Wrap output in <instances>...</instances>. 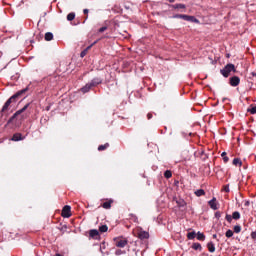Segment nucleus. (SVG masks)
Returning a JSON list of instances; mask_svg holds the SVG:
<instances>
[{
    "label": "nucleus",
    "instance_id": "f257e3e1",
    "mask_svg": "<svg viewBox=\"0 0 256 256\" xmlns=\"http://www.w3.org/2000/svg\"><path fill=\"white\" fill-rule=\"evenodd\" d=\"M25 91H27V89L21 90V91L17 92L16 94H14L12 97H10L4 104V106L2 108V113H5V111H7V109H9V105H11V103H15L17 98L20 97V95H23V93H25Z\"/></svg>",
    "mask_w": 256,
    "mask_h": 256
},
{
    "label": "nucleus",
    "instance_id": "f03ea898",
    "mask_svg": "<svg viewBox=\"0 0 256 256\" xmlns=\"http://www.w3.org/2000/svg\"><path fill=\"white\" fill-rule=\"evenodd\" d=\"M231 71L233 73H237V69H235V65L233 64H227L224 69L220 70V73L223 75V77H229L231 74Z\"/></svg>",
    "mask_w": 256,
    "mask_h": 256
},
{
    "label": "nucleus",
    "instance_id": "7ed1b4c3",
    "mask_svg": "<svg viewBox=\"0 0 256 256\" xmlns=\"http://www.w3.org/2000/svg\"><path fill=\"white\" fill-rule=\"evenodd\" d=\"M174 19H184V21H191L192 23H199V20L194 16H189L185 14H177L174 16Z\"/></svg>",
    "mask_w": 256,
    "mask_h": 256
},
{
    "label": "nucleus",
    "instance_id": "20e7f679",
    "mask_svg": "<svg viewBox=\"0 0 256 256\" xmlns=\"http://www.w3.org/2000/svg\"><path fill=\"white\" fill-rule=\"evenodd\" d=\"M99 83H101V79H94L91 83H88L83 88H81V91L83 93H89L91 87H95V85H99Z\"/></svg>",
    "mask_w": 256,
    "mask_h": 256
},
{
    "label": "nucleus",
    "instance_id": "39448f33",
    "mask_svg": "<svg viewBox=\"0 0 256 256\" xmlns=\"http://www.w3.org/2000/svg\"><path fill=\"white\" fill-rule=\"evenodd\" d=\"M28 108L29 104H26L22 109L16 111L15 114L9 119L8 123H11V121H13L15 117H19V115H21V113H24V111H27Z\"/></svg>",
    "mask_w": 256,
    "mask_h": 256
},
{
    "label": "nucleus",
    "instance_id": "423d86ee",
    "mask_svg": "<svg viewBox=\"0 0 256 256\" xmlns=\"http://www.w3.org/2000/svg\"><path fill=\"white\" fill-rule=\"evenodd\" d=\"M62 217L69 218L71 217V206L66 205L62 209Z\"/></svg>",
    "mask_w": 256,
    "mask_h": 256
},
{
    "label": "nucleus",
    "instance_id": "0eeeda50",
    "mask_svg": "<svg viewBox=\"0 0 256 256\" xmlns=\"http://www.w3.org/2000/svg\"><path fill=\"white\" fill-rule=\"evenodd\" d=\"M115 243H116V247L123 248L127 245L128 241L127 239L117 238L115 239Z\"/></svg>",
    "mask_w": 256,
    "mask_h": 256
},
{
    "label": "nucleus",
    "instance_id": "6e6552de",
    "mask_svg": "<svg viewBox=\"0 0 256 256\" xmlns=\"http://www.w3.org/2000/svg\"><path fill=\"white\" fill-rule=\"evenodd\" d=\"M241 83V79L238 76H233L230 78V85L231 87H237Z\"/></svg>",
    "mask_w": 256,
    "mask_h": 256
},
{
    "label": "nucleus",
    "instance_id": "1a4fd4ad",
    "mask_svg": "<svg viewBox=\"0 0 256 256\" xmlns=\"http://www.w3.org/2000/svg\"><path fill=\"white\" fill-rule=\"evenodd\" d=\"M209 205L214 211L219 209V207H217V198H212V200L209 201Z\"/></svg>",
    "mask_w": 256,
    "mask_h": 256
},
{
    "label": "nucleus",
    "instance_id": "9d476101",
    "mask_svg": "<svg viewBox=\"0 0 256 256\" xmlns=\"http://www.w3.org/2000/svg\"><path fill=\"white\" fill-rule=\"evenodd\" d=\"M139 239H149V232L141 230L138 233Z\"/></svg>",
    "mask_w": 256,
    "mask_h": 256
},
{
    "label": "nucleus",
    "instance_id": "9b49d317",
    "mask_svg": "<svg viewBox=\"0 0 256 256\" xmlns=\"http://www.w3.org/2000/svg\"><path fill=\"white\" fill-rule=\"evenodd\" d=\"M233 165H235L236 167H241L243 165V162H241V159L235 158L233 160Z\"/></svg>",
    "mask_w": 256,
    "mask_h": 256
},
{
    "label": "nucleus",
    "instance_id": "f8f14e48",
    "mask_svg": "<svg viewBox=\"0 0 256 256\" xmlns=\"http://www.w3.org/2000/svg\"><path fill=\"white\" fill-rule=\"evenodd\" d=\"M207 247L210 253H215V245L213 244V242H209Z\"/></svg>",
    "mask_w": 256,
    "mask_h": 256
},
{
    "label": "nucleus",
    "instance_id": "ddd939ff",
    "mask_svg": "<svg viewBox=\"0 0 256 256\" xmlns=\"http://www.w3.org/2000/svg\"><path fill=\"white\" fill-rule=\"evenodd\" d=\"M45 41H53V33L47 32L45 34Z\"/></svg>",
    "mask_w": 256,
    "mask_h": 256
},
{
    "label": "nucleus",
    "instance_id": "4468645a",
    "mask_svg": "<svg viewBox=\"0 0 256 256\" xmlns=\"http://www.w3.org/2000/svg\"><path fill=\"white\" fill-rule=\"evenodd\" d=\"M21 140H23V138L21 137V134H19V133L14 134L12 137V141H21Z\"/></svg>",
    "mask_w": 256,
    "mask_h": 256
},
{
    "label": "nucleus",
    "instance_id": "2eb2a0df",
    "mask_svg": "<svg viewBox=\"0 0 256 256\" xmlns=\"http://www.w3.org/2000/svg\"><path fill=\"white\" fill-rule=\"evenodd\" d=\"M196 197H202V195H205V190L199 189L195 191Z\"/></svg>",
    "mask_w": 256,
    "mask_h": 256
},
{
    "label": "nucleus",
    "instance_id": "dca6fc26",
    "mask_svg": "<svg viewBox=\"0 0 256 256\" xmlns=\"http://www.w3.org/2000/svg\"><path fill=\"white\" fill-rule=\"evenodd\" d=\"M108 230H109V227H107V225H102L99 227L100 233H107Z\"/></svg>",
    "mask_w": 256,
    "mask_h": 256
},
{
    "label": "nucleus",
    "instance_id": "f3484780",
    "mask_svg": "<svg viewBox=\"0 0 256 256\" xmlns=\"http://www.w3.org/2000/svg\"><path fill=\"white\" fill-rule=\"evenodd\" d=\"M90 237H98L99 236V231L98 230H90Z\"/></svg>",
    "mask_w": 256,
    "mask_h": 256
},
{
    "label": "nucleus",
    "instance_id": "a211bd4d",
    "mask_svg": "<svg viewBox=\"0 0 256 256\" xmlns=\"http://www.w3.org/2000/svg\"><path fill=\"white\" fill-rule=\"evenodd\" d=\"M197 239H198V241H205V234L198 232Z\"/></svg>",
    "mask_w": 256,
    "mask_h": 256
},
{
    "label": "nucleus",
    "instance_id": "6ab92c4d",
    "mask_svg": "<svg viewBox=\"0 0 256 256\" xmlns=\"http://www.w3.org/2000/svg\"><path fill=\"white\" fill-rule=\"evenodd\" d=\"M221 157H223L224 163L229 162V157H227V152H222Z\"/></svg>",
    "mask_w": 256,
    "mask_h": 256
},
{
    "label": "nucleus",
    "instance_id": "aec40b11",
    "mask_svg": "<svg viewBox=\"0 0 256 256\" xmlns=\"http://www.w3.org/2000/svg\"><path fill=\"white\" fill-rule=\"evenodd\" d=\"M107 147H109V143H106L104 145H100L98 147V151H105V149H107Z\"/></svg>",
    "mask_w": 256,
    "mask_h": 256
},
{
    "label": "nucleus",
    "instance_id": "412c9836",
    "mask_svg": "<svg viewBox=\"0 0 256 256\" xmlns=\"http://www.w3.org/2000/svg\"><path fill=\"white\" fill-rule=\"evenodd\" d=\"M232 219H241V214L239 212H233Z\"/></svg>",
    "mask_w": 256,
    "mask_h": 256
},
{
    "label": "nucleus",
    "instance_id": "4be33fe9",
    "mask_svg": "<svg viewBox=\"0 0 256 256\" xmlns=\"http://www.w3.org/2000/svg\"><path fill=\"white\" fill-rule=\"evenodd\" d=\"M75 19V13L71 12L67 15V20L68 21H73Z\"/></svg>",
    "mask_w": 256,
    "mask_h": 256
},
{
    "label": "nucleus",
    "instance_id": "5701e85b",
    "mask_svg": "<svg viewBox=\"0 0 256 256\" xmlns=\"http://www.w3.org/2000/svg\"><path fill=\"white\" fill-rule=\"evenodd\" d=\"M172 173H171V171H169V170H167L165 173H164V177H166V179H171V177H172Z\"/></svg>",
    "mask_w": 256,
    "mask_h": 256
},
{
    "label": "nucleus",
    "instance_id": "b1692460",
    "mask_svg": "<svg viewBox=\"0 0 256 256\" xmlns=\"http://www.w3.org/2000/svg\"><path fill=\"white\" fill-rule=\"evenodd\" d=\"M102 207H103L104 209H111V202H104L103 205H102Z\"/></svg>",
    "mask_w": 256,
    "mask_h": 256
},
{
    "label": "nucleus",
    "instance_id": "393cba45",
    "mask_svg": "<svg viewBox=\"0 0 256 256\" xmlns=\"http://www.w3.org/2000/svg\"><path fill=\"white\" fill-rule=\"evenodd\" d=\"M174 9H185V4H176L174 5Z\"/></svg>",
    "mask_w": 256,
    "mask_h": 256
},
{
    "label": "nucleus",
    "instance_id": "a878e982",
    "mask_svg": "<svg viewBox=\"0 0 256 256\" xmlns=\"http://www.w3.org/2000/svg\"><path fill=\"white\" fill-rule=\"evenodd\" d=\"M248 112L251 113L252 115H255V113H256V106L248 108Z\"/></svg>",
    "mask_w": 256,
    "mask_h": 256
},
{
    "label": "nucleus",
    "instance_id": "bb28decb",
    "mask_svg": "<svg viewBox=\"0 0 256 256\" xmlns=\"http://www.w3.org/2000/svg\"><path fill=\"white\" fill-rule=\"evenodd\" d=\"M193 249H195V251L201 249V244L199 243H194L193 246H192Z\"/></svg>",
    "mask_w": 256,
    "mask_h": 256
},
{
    "label": "nucleus",
    "instance_id": "cd10ccee",
    "mask_svg": "<svg viewBox=\"0 0 256 256\" xmlns=\"http://www.w3.org/2000/svg\"><path fill=\"white\" fill-rule=\"evenodd\" d=\"M234 233H241V226L239 225L234 226Z\"/></svg>",
    "mask_w": 256,
    "mask_h": 256
},
{
    "label": "nucleus",
    "instance_id": "c85d7f7f",
    "mask_svg": "<svg viewBox=\"0 0 256 256\" xmlns=\"http://www.w3.org/2000/svg\"><path fill=\"white\" fill-rule=\"evenodd\" d=\"M188 239H195V232H189L187 234Z\"/></svg>",
    "mask_w": 256,
    "mask_h": 256
},
{
    "label": "nucleus",
    "instance_id": "c756f323",
    "mask_svg": "<svg viewBox=\"0 0 256 256\" xmlns=\"http://www.w3.org/2000/svg\"><path fill=\"white\" fill-rule=\"evenodd\" d=\"M107 31V26H103L102 28L99 29V33H103Z\"/></svg>",
    "mask_w": 256,
    "mask_h": 256
},
{
    "label": "nucleus",
    "instance_id": "7c9ffc66",
    "mask_svg": "<svg viewBox=\"0 0 256 256\" xmlns=\"http://www.w3.org/2000/svg\"><path fill=\"white\" fill-rule=\"evenodd\" d=\"M226 220L229 221V223H231V221L233 220V216L226 215Z\"/></svg>",
    "mask_w": 256,
    "mask_h": 256
},
{
    "label": "nucleus",
    "instance_id": "2f4dec72",
    "mask_svg": "<svg viewBox=\"0 0 256 256\" xmlns=\"http://www.w3.org/2000/svg\"><path fill=\"white\" fill-rule=\"evenodd\" d=\"M233 235V232L231 230H227L226 237H231Z\"/></svg>",
    "mask_w": 256,
    "mask_h": 256
},
{
    "label": "nucleus",
    "instance_id": "473e14b6",
    "mask_svg": "<svg viewBox=\"0 0 256 256\" xmlns=\"http://www.w3.org/2000/svg\"><path fill=\"white\" fill-rule=\"evenodd\" d=\"M85 55H87V49H85L84 51L81 52L80 57H85Z\"/></svg>",
    "mask_w": 256,
    "mask_h": 256
},
{
    "label": "nucleus",
    "instance_id": "72a5a7b5",
    "mask_svg": "<svg viewBox=\"0 0 256 256\" xmlns=\"http://www.w3.org/2000/svg\"><path fill=\"white\" fill-rule=\"evenodd\" d=\"M177 203L180 205V207H184V205H185V201H183V200H180Z\"/></svg>",
    "mask_w": 256,
    "mask_h": 256
},
{
    "label": "nucleus",
    "instance_id": "f704fd0d",
    "mask_svg": "<svg viewBox=\"0 0 256 256\" xmlns=\"http://www.w3.org/2000/svg\"><path fill=\"white\" fill-rule=\"evenodd\" d=\"M224 191H225L226 193H229V186H228V185L224 187Z\"/></svg>",
    "mask_w": 256,
    "mask_h": 256
},
{
    "label": "nucleus",
    "instance_id": "c9c22d12",
    "mask_svg": "<svg viewBox=\"0 0 256 256\" xmlns=\"http://www.w3.org/2000/svg\"><path fill=\"white\" fill-rule=\"evenodd\" d=\"M244 205H245L246 207H249L250 202L246 200V201L244 202Z\"/></svg>",
    "mask_w": 256,
    "mask_h": 256
},
{
    "label": "nucleus",
    "instance_id": "e433bc0d",
    "mask_svg": "<svg viewBox=\"0 0 256 256\" xmlns=\"http://www.w3.org/2000/svg\"><path fill=\"white\" fill-rule=\"evenodd\" d=\"M121 253H122L121 250L116 251V255H121Z\"/></svg>",
    "mask_w": 256,
    "mask_h": 256
},
{
    "label": "nucleus",
    "instance_id": "4c0bfd02",
    "mask_svg": "<svg viewBox=\"0 0 256 256\" xmlns=\"http://www.w3.org/2000/svg\"><path fill=\"white\" fill-rule=\"evenodd\" d=\"M84 13H85V15H87V13H89V10L88 9H84Z\"/></svg>",
    "mask_w": 256,
    "mask_h": 256
},
{
    "label": "nucleus",
    "instance_id": "58836bf2",
    "mask_svg": "<svg viewBox=\"0 0 256 256\" xmlns=\"http://www.w3.org/2000/svg\"><path fill=\"white\" fill-rule=\"evenodd\" d=\"M255 237H256V233L253 232V233H252V238L255 239Z\"/></svg>",
    "mask_w": 256,
    "mask_h": 256
},
{
    "label": "nucleus",
    "instance_id": "ea45409f",
    "mask_svg": "<svg viewBox=\"0 0 256 256\" xmlns=\"http://www.w3.org/2000/svg\"><path fill=\"white\" fill-rule=\"evenodd\" d=\"M147 117H148V119H151V117H153V115L148 114Z\"/></svg>",
    "mask_w": 256,
    "mask_h": 256
},
{
    "label": "nucleus",
    "instance_id": "a19ab883",
    "mask_svg": "<svg viewBox=\"0 0 256 256\" xmlns=\"http://www.w3.org/2000/svg\"><path fill=\"white\" fill-rule=\"evenodd\" d=\"M251 75H252L253 77H256V73H255V72H252Z\"/></svg>",
    "mask_w": 256,
    "mask_h": 256
},
{
    "label": "nucleus",
    "instance_id": "79ce46f5",
    "mask_svg": "<svg viewBox=\"0 0 256 256\" xmlns=\"http://www.w3.org/2000/svg\"><path fill=\"white\" fill-rule=\"evenodd\" d=\"M213 238H214V239H217V234H214V235H213Z\"/></svg>",
    "mask_w": 256,
    "mask_h": 256
},
{
    "label": "nucleus",
    "instance_id": "37998d69",
    "mask_svg": "<svg viewBox=\"0 0 256 256\" xmlns=\"http://www.w3.org/2000/svg\"><path fill=\"white\" fill-rule=\"evenodd\" d=\"M170 1V3H175V0H169Z\"/></svg>",
    "mask_w": 256,
    "mask_h": 256
},
{
    "label": "nucleus",
    "instance_id": "c03bdc74",
    "mask_svg": "<svg viewBox=\"0 0 256 256\" xmlns=\"http://www.w3.org/2000/svg\"><path fill=\"white\" fill-rule=\"evenodd\" d=\"M86 49H87V51H89V49H91V46H88Z\"/></svg>",
    "mask_w": 256,
    "mask_h": 256
},
{
    "label": "nucleus",
    "instance_id": "a18cd8bd",
    "mask_svg": "<svg viewBox=\"0 0 256 256\" xmlns=\"http://www.w3.org/2000/svg\"><path fill=\"white\" fill-rule=\"evenodd\" d=\"M216 215H217V217H219V214H218V213H216Z\"/></svg>",
    "mask_w": 256,
    "mask_h": 256
},
{
    "label": "nucleus",
    "instance_id": "49530a36",
    "mask_svg": "<svg viewBox=\"0 0 256 256\" xmlns=\"http://www.w3.org/2000/svg\"><path fill=\"white\" fill-rule=\"evenodd\" d=\"M216 215H217V217H219V214H218V213H216Z\"/></svg>",
    "mask_w": 256,
    "mask_h": 256
},
{
    "label": "nucleus",
    "instance_id": "de8ad7c7",
    "mask_svg": "<svg viewBox=\"0 0 256 256\" xmlns=\"http://www.w3.org/2000/svg\"><path fill=\"white\" fill-rule=\"evenodd\" d=\"M227 57H229V54H227Z\"/></svg>",
    "mask_w": 256,
    "mask_h": 256
}]
</instances>
